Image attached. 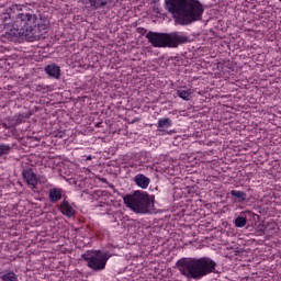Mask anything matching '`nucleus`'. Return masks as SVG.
Wrapping results in <instances>:
<instances>
[{
  "label": "nucleus",
  "instance_id": "6ab92c4d",
  "mask_svg": "<svg viewBox=\"0 0 281 281\" xmlns=\"http://www.w3.org/2000/svg\"><path fill=\"white\" fill-rule=\"evenodd\" d=\"M10 150H12V147H10V145L1 144L0 145V157H3V155H10Z\"/></svg>",
  "mask_w": 281,
  "mask_h": 281
},
{
  "label": "nucleus",
  "instance_id": "f8f14e48",
  "mask_svg": "<svg viewBox=\"0 0 281 281\" xmlns=\"http://www.w3.org/2000/svg\"><path fill=\"white\" fill-rule=\"evenodd\" d=\"M231 196L235 203H245L247 201V193L244 191L232 190Z\"/></svg>",
  "mask_w": 281,
  "mask_h": 281
},
{
  "label": "nucleus",
  "instance_id": "1a4fd4ad",
  "mask_svg": "<svg viewBox=\"0 0 281 281\" xmlns=\"http://www.w3.org/2000/svg\"><path fill=\"white\" fill-rule=\"evenodd\" d=\"M59 210L64 216H67L68 218H71V216H76V210H74V206L69 204V201H64L59 205Z\"/></svg>",
  "mask_w": 281,
  "mask_h": 281
},
{
  "label": "nucleus",
  "instance_id": "f257e3e1",
  "mask_svg": "<svg viewBox=\"0 0 281 281\" xmlns=\"http://www.w3.org/2000/svg\"><path fill=\"white\" fill-rule=\"evenodd\" d=\"M165 8L172 14L176 25H192L203 20V3L199 0H165Z\"/></svg>",
  "mask_w": 281,
  "mask_h": 281
},
{
  "label": "nucleus",
  "instance_id": "aec40b11",
  "mask_svg": "<svg viewBox=\"0 0 281 281\" xmlns=\"http://www.w3.org/2000/svg\"><path fill=\"white\" fill-rule=\"evenodd\" d=\"M25 117H30V114H19L15 119L16 124H21L22 122H24Z\"/></svg>",
  "mask_w": 281,
  "mask_h": 281
},
{
  "label": "nucleus",
  "instance_id": "a211bd4d",
  "mask_svg": "<svg viewBox=\"0 0 281 281\" xmlns=\"http://www.w3.org/2000/svg\"><path fill=\"white\" fill-rule=\"evenodd\" d=\"M178 98H181L182 100H190V95H192V90H177Z\"/></svg>",
  "mask_w": 281,
  "mask_h": 281
},
{
  "label": "nucleus",
  "instance_id": "5701e85b",
  "mask_svg": "<svg viewBox=\"0 0 281 281\" xmlns=\"http://www.w3.org/2000/svg\"><path fill=\"white\" fill-rule=\"evenodd\" d=\"M92 157L91 156H88L86 161H91Z\"/></svg>",
  "mask_w": 281,
  "mask_h": 281
},
{
  "label": "nucleus",
  "instance_id": "4be33fe9",
  "mask_svg": "<svg viewBox=\"0 0 281 281\" xmlns=\"http://www.w3.org/2000/svg\"><path fill=\"white\" fill-rule=\"evenodd\" d=\"M12 10H21V5L20 4H14L13 7H12Z\"/></svg>",
  "mask_w": 281,
  "mask_h": 281
},
{
  "label": "nucleus",
  "instance_id": "412c9836",
  "mask_svg": "<svg viewBox=\"0 0 281 281\" xmlns=\"http://www.w3.org/2000/svg\"><path fill=\"white\" fill-rule=\"evenodd\" d=\"M137 32H138V34H142V36H144V34H146V32H148V30H146L144 27H138Z\"/></svg>",
  "mask_w": 281,
  "mask_h": 281
},
{
  "label": "nucleus",
  "instance_id": "6e6552de",
  "mask_svg": "<svg viewBox=\"0 0 281 281\" xmlns=\"http://www.w3.org/2000/svg\"><path fill=\"white\" fill-rule=\"evenodd\" d=\"M23 177L26 179V183L32 186V188H36L38 186V177H36L33 169H26L23 171Z\"/></svg>",
  "mask_w": 281,
  "mask_h": 281
},
{
  "label": "nucleus",
  "instance_id": "ddd939ff",
  "mask_svg": "<svg viewBox=\"0 0 281 281\" xmlns=\"http://www.w3.org/2000/svg\"><path fill=\"white\" fill-rule=\"evenodd\" d=\"M45 71L50 76V78H60V67L56 64H50L45 67Z\"/></svg>",
  "mask_w": 281,
  "mask_h": 281
},
{
  "label": "nucleus",
  "instance_id": "b1692460",
  "mask_svg": "<svg viewBox=\"0 0 281 281\" xmlns=\"http://www.w3.org/2000/svg\"><path fill=\"white\" fill-rule=\"evenodd\" d=\"M37 89H40V91H41V89H45V88H43V86H37Z\"/></svg>",
  "mask_w": 281,
  "mask_h": 281
},
{
  "label": "nucleus",
  "instance_id": "f3484780",
  "mask_svg": "<svg viewBox=\"0 0 281 281\" xmlns=\"http://www.w3.org/2000/svg\"><path fill=\"white\" fill-rule=\"evenodd\" d=\"M172 126V120L170 117L160 119L158 121V128H170Z\"/></svg>",
  "mask_w": 281,
  "mask_h": 281
},
{
  "label": "nucleus",
  "instance_id": "7ed1b4c3",
  "mask_svg": "<svg viewBox=\"0 0 281 281\" xmlns=\"http://www.w3.org/2000/svg\"><path fill=\"white\" fill-rule=\"evenodd\" d=\"M177 268L181 276L188 280H203L210 273H216L218 265L210 257L181 258L177 261Z\"/></svg>",
  "mask_w": 281,
  "mask_h": 281
},
{
  "label": "nucleus",
  "instance_id": "39448f33",
  "mask_svg": "<svg viewBox=\"0 0 281 281\" xmlns=\"http://www.w3.org/2000/svg\"><path fill=\"white\" fill-rule=\"evenodd\" d=\"M123 201L135 214H150L155 195H149L146 191H135L133 194H126Z\"/></svg>",
  "mask_w": 281,
  "mask_h": 281
},
{
  "label": "nucleus",
  "instance_id": "9d476101",
  "mask_svg": "<svg viewBox=\"0 0 281 281\" xmlns=\"http://www.w3.org/2000/svg\"><path fill=\"white\" fill-rule=\"evenodd\" d=\"M48 199L50 203H58L63 199V189L53 188L48 191Z\"/></svg>",
  "mask_w": 281,
  "mask_h": 281
},
{
  "label": "nucleus",
  "instance_id": "20e7f679",
  "mask_svg": "<svg viewBox=\"0 0 281 281\" xmlns=\"http://www.w3.org/2000/svg\"><path fill=\"white\" fill-rule=\"evenodd\" d=\"M146 38L148 43L153 47L175 49L179 47V45H186V43H190V37L181 32H171V33H159L149 31L146 34Z\"/></svg>",
  "mask_w": 281,
  "mask_h": 281
},
{
  "label": "nucleus",
  "instance_id": "9b49d317",
  "mask_svg": "<svg viewBox=\"0 0 281 281\" xmlns=\"http://www.w3.org/2000/svg\"><path fill=\"white\" fill-rule=\"evenodd\" d=\"M251 211H244L235 218V227H245L247 225V216H251Z\"/></svg>",
  "mask_w": 281,
  "mask_h": 281
},
{
  "label": "nucleus",
  "instance_id": "2eb2a0df",
  "mask_svg": "<svg viewBox=\"0 0 281 281\" xmlns=\"http://www.w3.org/2000/svg\"><path fill=\"white\" fill-rule=\"evenodd\" d=\"M91 8L93 10H101L102 8H106L112 0H88Z\"/></svg>",
  "mask_w": 281,
  "mask_h": 281
},
{
  "label": "nucleus",
  "instance_id": "0eeeda50",
  "mask_svg": "<svg viewBox=\"0 0 281 281\" xmlns=\"http://www.w3.org/2000/svg\"><path fill=\"white\" fill-rule=\"evenodd\" d=\"M2 38H7V41H11V43H16L19 38L25 40V33L21 27H16V22H13L12 29L10 31L2 34Z\"/></svg>",
  "mask_w": 281,
  "mask_h": 281
},
{
  "label": "nucleus",
  "instance_id": "423d86ee",
  "mask_svg": "<svg viewBox=\"0 0 281 281\" xmlns=\"http://www.w3.org/2000/svg\"><path fill=\"white\" fill-rule=\"evenodd\" d=\"M81 258L87 262V266L89 269H92V271H104L111 255L101 250H88L81 256Z\"/></svg>",
  "mask_w": 281,
  "mask_h": 281
},
{
  "label": "nucleus",
  "instance_id": "f03ea898",
  "mask_svg": "<svg viewBox=\"0 0 281 281\" xmlns=\"http://www.w3.org/2000/svg\"><path fill=\"white\" fill-rule=\"evenodd\" d=\"M15 27H21L25 41L34 43V41H41L43 34H47L49 31V20L47 18H40L32 10H25L18 13L15 18Z\"/></svg>",
  "mask_w": 281,
  "mask_h": 281
},
{
  "label": "nucleus",
  "instance_id": "4468645a",
  "mask_svg": "<svg viewBox=\"0 0 281 281\" xmlns=\"http://www.w3.org/2000/svg\"><path fill=\"white\" fill-rule=\"evenodd\" d=\"M135 183L139 188H143V190H146V188H148V186H150V179L142 173H138L135 177Z\"/></svg>",
  "mask_w": 281,
  "mask_h": 281
},
{
  "label": "nucleus",
  "instance_id": "dca6fc26",
  "mask_svg": "<svg viewBox=\"0 0 281 281\" xmlns=\"http://www.w3.org/2000/svg\"><path fill=\"white\" fill-rule=\"evenodd\" d=\"M0 280H2V281H19V277L13 271H3L0 273Z\"/></svg>",
  "mask_w": 281,
  "mask_h": 281
}]
</instances>
